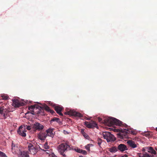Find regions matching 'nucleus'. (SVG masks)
<instances>
[{
	"label": "nucleus",
	"instance_id": "nucleus-1",
	"mask_svg": "<svg viewBox=\"0 0 157 157\" xmlns=\"http://www.w3.org/2000/svg\"><path fill=\"white\" fill-rule=\"evenodd\" d=\"M103 123L109 126H111L113 125L120 126L123 125V123L122 121L115 118L112 117L105 119L104 120Z\"/></svg>",
	"mask_w": 157,
	"mask_h": 157
},
{
	"label": "nucleus",
	"instance_id": "nucleus-2",
	"mask_svg": "<svg viewBox=\"0 0 157 157\" xmlns=\"http://www.w3.org/2000/svg\"><path fill=\"white\" fill-rule=\"evenodd\" d=\"M71 148L67 143H63L60 144L58 147V150L60 155L64 157H66V155L64 153L66 151L70 150Z\"/></svg>",
	"mask_w": 157,
	"mask_h": 157
},
{
	"label": "nucleus",
	"instance_id": "nucleus-3",
	"mask_svg": "<svg viewBox=\"0 0 157 157\" xmlns=\"http://www.w3.org/2000/svg\"><path fill=\"white\" fill-rule=\"evenodd\" d=\"M102 135L104 139H106L108 142L114 141L115 138L114 136L110 132H102Z\"/></svg>",
	"mask_w": 157,
	"mask_h": 157
},
{
	"label": "nucleus",
	"instance_id": "nucleus-4",
	"mask_svg": "<svg viewBox=\"0 0 157 157\" xmlns=\"http://www.w3.org/2000/svg\"><path fill=\"white\" fill-rule=\"evenodd\" d=\"M124 126H125L126 128L124 130H121V132L124 133V136L125 137H127L128 136V134L129 133H130L134 135H135L137 134L136 131L134 130H132L128 127L126 124H124Z\"/></svg>",
	"mask_w": 157,
	"mask_h": 157
},
{
	"label": "nucleus",
	"instance_id": "nucleus-5",
	"mask_svg": "<svg viewBox=\"0 0 157 157\" xmlns=\"http://www.w3.org/2000/svg\"><path fill=\"white\" fill-rule=\"evenodd\" d=\"M28 152L29 154L35 155L37 152L35 146L33 144L29 143L28 145Z\"/></svg>",
	"mask_w": 157,
	"mask_h": 157
},
{
	"label": "nucleus",
	"instance_id": "nucleus-6",
	"mask_svg": "<svg viewBox=\"0 0 157 157\" xmlns=\"http://www.w3.org/2000/svg\"><path fill=\"white\" fill-rule=\"evenodd\" d=\"M64 113L65 115H68L75 117H81L82 116V114L80 113L75 112L71 109L65 112Z\"/></svg>",
	"mask_w": 157,
	"mask_h": 157
},
{
	"label": "nucleus",
	"instance_id": "nucleus-7",
	"mask_svg": "<svg viewBox=\"0 0 157 157\" xmlns=\"http://www.w3.org/2000/svg\"><path fill=\"white\" fill-rule=\"evenodd\" d=\"M85 125L88 128H94L95 127L98 128L97 124L96 123L93 121H91L90 122L85 121Z\"/></svg>",
	"mask_w": 157,
	"mask_h": 157
},
{
	"label": "nucleus",
	"instance_id": "nucleus-8",
	"mask_svg": "<svg viewBox=\"0 0 157 157\" xmlns=\"http://www.w3.org/2000/svg\"><path fill=\"white\" fill-rule=\"evenodd\" d=\"M31 127L35 130L39 131L42 130L44 128V126L38 122H35L33 124L31 125Z\"/></svg>",
	"mask_w": 157,
	"mask_h": 157
},
{
	"label": "nucleus",
	"instance_id": "nucleus-9",
	"mask_svg": "<svg viewBox=\"0 0 157 157\" xmlns=\"http://www.w3.org/2000/svg\"><path fill=\"white\" fill-rule=\"evenodd\" d=\"M25 127L24 128L21 126H20L17 131V133L23 137H25L26 136L25 132L26 130L25 129Z\"/></svg>",
	"mask_w": 157,
	"mask_h": 157
},
{
	"label": "nucleus",
	"instance_id": "nucleus-10",
	"mask_svg": "<svg viewBox=\"0 0 157 157\" xmlns=\"http://www.w3.org/2000/svg\"><path fill=\"white\" fill-rule=\"evenodd\" d=\"M47 134L45 132H41L37 135V137L41 140H43L45 139L47 136Z\"/></svg>",
	"mask_w": 157,
	"mask_h": 157
},
{
	"label": "nucleus",
	"instance_id": "nucleus-11",
	"mask_svg": "<svg viewBox=\"0 0 157 157\" xmlns=\"http://www.w3.org/2000/svg\"><path fill=\"white\" fill-rule=\"evenodd\" d=\"M12 101V105L15 107H19L23 105V103L20 102L19 100L17 99L13 100Z\"/></svg>",
	"mask_w": 157,
	"mask_h": 157
},
{
	"label": "nucleus",
	"instance_id": "nucleus-12",
	"mask_svg": "<svg viewBox=\"0 0 157 157\" xmlns=\"http://www.w3.org/2000/svg\"><path fill=\"white\" fill-rule=\"evenodd\" d=\"M54 129V128H49L45 132L47 134V136H49L53 138L55 135V132H53V130Z\"/></svg>",
	"mask_w": 157,
	"mask_h": 157
},
{
	"label": "nucleus",
	"instance_id": "nucleus-13",
	"mask_svg": "<svg viewBox=\"0 0 157 157\" xmlns=\"http://www.w3.org/2000/svg\"><path fill=\"white\" fill-rule=\"evenodd\" d=\"M54 109L56 112L57 113L61 116H63V114L61 112L63 108L59 105L55 106L54 107Z\"/></svg>",
	"mask_w": 157,
	"mask_h": 157
},
{
	"label": "nucleus",
	"instance_id": "nucleus-14",
	"mask_svg": "<svg viewBox=\"0 0 157 157\" xmlns=\"http://www.w3.org/2000/svg\"><path fill=\"white\" fill-rule=\"evenodd\" d=\"M127 143L130 147L133 148L136 147L137 145H138V144H137L134 141L132 140H129L127 142Z\"/></svg>",
	"mask_w": 157,
	"mask_h": 157
},
{
	"label": "nucleus",
	"instance_id": "nucleus-15",
	"mask_svg": "<svg viewBox=\"0 0 157 157\" xmlns=\"http://www.w3.org/2000/svg\"><path fill=\"white\" fill-rule=\"evenodd\" d=\"M118 149L121 151H123L127 150L128 148L125 145L123 144H120L118 147Z\"/></svg>",
	"mask_w": 157,
	"mask_h": 157
},
{
	"label": "nucleus",
	"instance_id": "nucleus-16",
	"mask_svg": "<svg viewBox=\"0 0 157 157\" xmlns=\"http://www.w3.org/2000/svg\"><path fill=\"white\" fill-rule=\"evenodd\" d=\"M137 154L139 157H152L151 155H149L146 152H144L143 153H137Z\"/></svg>",
	"mask_w": 157,
	"mask_h": 157
},
{
	"label": "nucleus",
	"instance_id": "nucleus-17",
	"mask_svg": "<svg viewBox=\"0 0 157 157\" xmlns=\"http://www.w3.org/2000/svg\"><path fill=\"white\" fill-rule=\"evenodd\" d=\"M146 148L147 150L149 152L151 153V154H156V152L153 149L152 147H146Z\"/></svg>",
	"mask_w": 157,
	"mask_h": 157
},
{
	"label": "nucleus",
	"instance_id": "nucleus-18",
	"mask_svg": "<svg viewBox=\"0 0 157 157\" xmlns=\"http://www.w3.org/2000/svg\"><path fill=\"white\" fill-rule=\"evenodd\" d=\"M18 145L15 144L13 143V141H12V149L13 150L14 152H16L17 151V150Z\"/></svg>",
	"mask_w": 157,
	"mask_h": 157
},
{
	"label": "nucleus",
	"instance_id": "nucleus-19",
	"mask_svg": "<svg viewBox=\"0 0 157 157\" xmlns=\"http://www.w3.org/2000/svg\"><path fill=\"white\" fill-rule=\"evenodd\" d=\"M108 151L112 153H114L117 151V148L115 146L112 147L108 149Z\"/></svg>",
	"mask_w": 157,
	"mask_h": 157
},
{
	"label": "nucleus",
	"instance_id": "nucleus-20",
	"mask_svg": "<svg viewBox=\"0 0 157 157\" xmlns=\"http://www.w3.org/2000/svg\"><path fill=\"white\" fill-rule=\"evenodd\" d=\"M29 152L27 151H23L21 154L22 157H29Z\"/></svg>",
	"mask_w": 157,
	"mask_h": 157
},
{
	"label": "nucleus",
	"instance_id": "nucleus-21",
	"mask_svg": "<svg viewBox=\"0 0 157 157\" xmlns=\"http://www.w3.org/2000/svg\"><path fill=\"white\" fill-rule=\"evenodd\" d=\"M144 135L146 137L149 138L152 135V133L151 132H146L144 133Z\"/></svg>",
	"mask_w": 157,
	"mask_h": 157
},
{
	"label": "nucleus",
	"instance_id": "nucleus-22",
	"mask_svg": "<svg viewBox=\"0 0 157 157\" xmlns=\"http://www.w3.org/2000/svg\"><path fill=\"white\" fill-rule=\"evenodd\" d=\"M55 121L59 123H61L60 121V119L59 118L57 117H54L51 120V123H52V122Z\"/></svg>",
	"mask_w": 157,
	"mask_h": 157
},
{
	"label": "nucleus",
	"instance_id": "nucleus-23",
	"mask_svg": "<svg viewBox=\"0 0 157 157\" xmlns=\"http://www.w3.org/2000/svg\"><path fill=\"white\" fill-rule=\"evenodd\" d=\"M44 109L46 111L49 112L51 109L50 108L46 105H45L43 106V110Z\"/></svg>",
	"mask_w": 157,
	"mask_h": 157
},
{
	"label": "nucleus",
	"instance_id": "nucleus-24",
	"mask_svg": "<svg viewBox=\"0 0 157 157\" xmlns=\"http://www.w3.org/2000/svg\"><path fill=\"white\" fill-rule=\"evenodd\" d=\"M103 141V140H102V139L99 138L97 140V143L98 145L100 147H101V144L102 142Z\"/></svg>",
	"mask_w": 157,
	"mask_h": 157
},
{
	"label": "nucleus",
	"instance_id": "nucleus-25",
	"mask_svg": "<svg viewBox=\"0 0 157 157\" xmlns=\"http://www.w3.org/2000/svg\"><path fill=\"white\" fill-rule=\"evenodd\" d=\"M93 145L92 144H87L85 146V148L88 151H90V146H93Z\"/></svg>",
	"mask_w": 157,
	"mask_h": 157
},
{
	"label": "nucleus",
	"instance_id": "nucleus-26",
	"mask_svg": "<svg viewBox=\"0 0 157 157\" xmlns=\"http://www.w3.org/2000/svg\"><path fill=\"white\" fill-rule=\"evenodd\" d=\"M35 108V105H32L30 106H29L28 109H29L33 112H34V110Z\"/></svg>",
	"mask_w": 157,
	"mask_h": 157
},
{
	"label": "nucleus",
	"instance_id": "nucleus-27",
	"mask_svg": "<svg viewBox=\"0 0 157 157\" xmlns=\"http://www.w3.org/2000/svg\"><path fill=\"white\" fill-rule=\"evenodd\" d=\"M1 118L2 119H5L7 117V115L5 113H3L2 114H1Z\"/></svg>",
	"mask_w": 157,
	"mask_h": 157
},
{
	"label": "nucleus",
	"instance_id": "nucleus-28",
	"mask_svg": "<svg viewBox=\"0 0 157 157\" xmlns=\"http://www.w3.org/2000/svg\"><path fill=\"white\" fill-rule=\"evenodd\" d=\"M44 148L46 149L49 148V146L48 145V143L47 142L44 144Z\"/></svg>",
	"mask_w": 157,
	"mask_h": 157
},
{
	"label": "nucleus",
	"instance_id": "nucleus-29",
	"mask_svg": "<svg viewBox=\"0 0 157 157\" xmlns=\"http://www.w3.org/2000/svg\"><path fill=\"white\" fill-rule=\"evenodd\" d=\"M35 105V108L36 109H39V110H43V107H41L37 105Z\"/></svg>",
	"mask_w": 157,
	"mask_h": 157
},
{
	"label": "nucleus",
	"instance_id": "nucleus-30",
	"mask_svg": "<svg viewBox=\"0 0 157 157\" xmlns=\"http://www.w3.org/2000/svg\"><path fill=\"white\" fill-rule=\"evenodd\" d=\"M1 97L2 98V99L5 100L8 99V98H9L8 96L5 95H3L1 96Z\"/></svg>",
	"mask_w": 157,
	"mask_h": 157
},
{
	"label": "nucleus",
	"instance_id": "nucleus-31",
	"mask_svg": "<svg viewBox=\"0 0 157 157\" xmlns=\"http://www.w3.org/2000/svg\"><path fill=\"white\" fill-rule=\"evenodd\" d=\"M0 157H7L6 155L2 151H0Z\"/></svg>",
	"mask_w": 157,
	"mask_h": 157
},
{
	"label": "nucleus",
	"instance_id": "nucleus-32",
	"mask_svg": "<svg viewBox=\"0 0 157 157\" xmlns=\"http://www.w3.org/2000/svg\"><path fill=\"white\" fill-rule=\"evenodd\" d=\"M83 135L84 136V137L86 139L89 140L90 139L89 136L86 133L83 134Z\"/></svg>",
	"mask_w": 157,
	"mask_h": 157
},
{
	"label": "nucleus",
	"instance_id": "nucleus-33",
	"mask_svg": "<svg viewBox=\"0 0 157 157\" xmlns=\"http://www.w3.org/2000/svg\"><path fill=\"white\" fill-rule=\"evenodd\" d=\"M80 153L85 155H86L87 154V152L85 150L82 149L81 150V151Z\"/></svg>",
	"mask_w": 157,
	"mask_h": 157
},
{
	"label": "nucleus",
	"instance_id": "nucleus-34",
	"mask_svg": "<svg viewBox=\"0 0 157 157\" xmlns=\"http://www.w3.org/2000/svg\"><path fill=\"white\" fill-rule=\"evenodd\" d=\"M81 149H79V148H75V150L77 152H78V153H80V152L81 151Z\"/></svg>",
	"mask_w": 157,
	"mask_h": 157
},
{
	"label": "nucleus",
	"instance_id": "nucleus-35",
	"mask_svg": "<svg viewBox=\"0 0 157 157\" xmlns=\"http://www.w3.org/2000/svg\"><path fill=\"white\" fill-rule=\"evenodd\" d=\"M3 112V108L0 107V113L1 114H2Z\"/></svg>",
	"mask_w": 157,
	"mask_h": 157
},
{
	"label": "nucleus",
	"instance_id": "nucleus-36",
	"mask_svg": "<svg viewBox=\"0 0 157 157\" xmlns=\"http://www.w3.org/2000/svg\"><path fill=\"white\" fill-rule=\"evenodd\" d=\"M26 128L27 129V130H30L31 129V128H32L31 127V126L28 125V126H27L26 125Z\"/></svg>",
	"mask_w": 157,
	"mask_h": 157
},
{
	"label": "nucleus",
	"instance_id": "nucleus-37",
	"mask_svg": "<svg viewBox=\"0 0 157 157\" xmlns=\"http://www.w3.org/2000/svg\"><path fill=\"white\" fill-rule=\"evenodd\" d=\"M146 150L147 151V148H146V147L143 148L142 149V151L143 152V153L145 152V151Z\"/></svg>",
	"mask_w": 157,
	"mask_h": 157
},
{
	"label": "nucleus",
	"instance_id": "nucleus-38",
	"mask_svg": "<svg viewBox=\"0 0 157 157\" xmlns=\"http://www.w3.org/2000/svg\"><path fill=\"white\" fill-rule=\"evenodd\" d=\"M49 112H50L53 115H54V113H56L54 111H53V110H51H51H50V111Z\"/></svg>",
	"mask_w": 157,
	"mask_h": 157
},
{
	"label": "nucleus",
	"instance_id": "nucleus-39",
	"mask_svg": "<svg viewBox=\"0 0 157 157\" xmlns=\"http://www.w3.org/2000/svg\"><path fill=\"white\" fill-rule=\"evenodd\" d=\"M51 157H57L54 154H52L51 155Z\"/></svg>",
	"mask_w": 157,
	"mask_h": 157
},
{
	"label": "nucleus",
	"instance_id": "nucleus-40",
	"mask_svg": "<svg viewBox=\"0 0 157 157\" xmlns=\"http://www.w3.org/2000/svg\"><path fill=\"white\" fill-rule=\"evenodd\" d=\"M81 132L82 133V135L85 134L86 133L84 132V130L83 129L81 130Z\"/></svg>",
	"mask_w": 157,
	"mask_h": 157
},
{
	"label": "nucleus",
	"instance_id": "nucleus-41",
	"mask_svg": "<svg viewBox=\"0 0 157 157\" xmlns=\"http://www.w3.org/2000/svg\"><path fill=\"white\" fill-rule=\"evenodd\" d=\"M98 121L99 122H101V121H102V119L101 118H100L99 117H98Z\"/></svg>",
	"mask_w": 157,
	"mask_h": 157
},
{
	"label": "nucleus",
	"instance_id": "nucleus-42",
	"mask_svg": "<svg viewBox=\"0 0 157 157\" xmlns=\"http://www.w3.org/2000/svg\"><path fill=\"white\" fill-rule=\"evenodd\" d=\"M52 106H54V105H55L54 104H53L52 103Z\"/></svg>",
	"mask_w": 157,
	"mask_h": 157
},
{
	"label": "nucleus",
	"instance_id": "nucleus-43",
	"mask_svg": "<svg viewBox=\"0 0 157 157\" xmlns=\"http://www.w3.org/2000/svg\"><path fill=\"white\" fill-rule=\"evenodd\" d=\"M41 149L42 150V151H46V150H44V149Z\"/></svg>",
	"mask_w": 157,
	"mask_h": 157
},
{
	"label": "nucleus",
	"instance_id": "nucleus-44",
	"mask_svg": "<svg viewBox=\"0 0 157 157\" xmlns=\"http://www.w3.org/2000/svg\"><path fill=\"white\" fill-rule=\"evenodd\" d=\"M86 119L87 120H90V119L88 118H86Z\"/></svg>",
	"mask_w": 157,
	"mask_h": 157
},
{
	"label": "nucleus",
	"instance_id": "nucleus-45",
	"mask_svg": "<svg viewBox=\"0 0 157 157\" xmlns=\"http://www.w3.org/2000/svg\"><path fill=\"white\" fill-rule=\"evenodd\" d=\"M156 131H157V128H156Z\"/></svg>",
	"mask_w": 157,
	"mask_h": 157
},
{
	"label": "nucleus",
	"instance_id": "nucleus-46",
	"mask_svg": "<svg viewBox=\"0 0 157 157\" xmlns=\"http://www.w3.org/2000/svg\"><path fill=\"white\" fill-rule=\"evenodd\" d=\"M156 150L157 151V148H155Z\"/></svg>",
	"mask_w": 157,
	"mask_h": 157
}]
</instances>
